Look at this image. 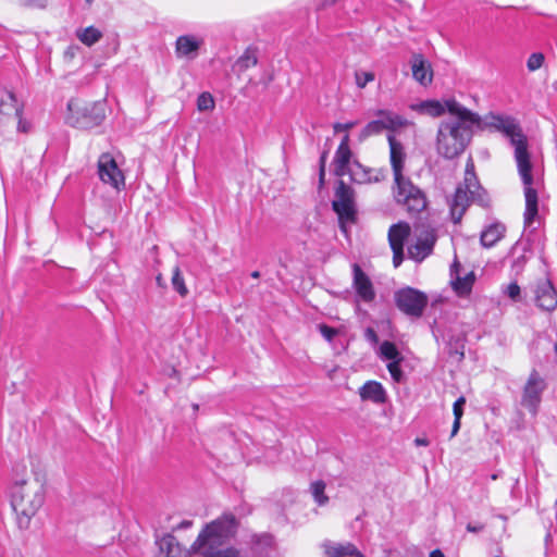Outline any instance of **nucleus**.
<instances>
[{
  "label": "nucleus",
  "mask_w": 557,
  "mask_h": 557,
  "mask_svg": "<svg viewBox=\"0 0 557 557\" xmlns=\"http://www.w3.org/2000/svg\"><path fill=\"white\" fill-rule=\"evenodd\" d=\"M450 119L442 121L436 136V150L445 159L460 156L469 145L473 127L480 126L481 117L455 99L446 100Z\"/></svg>",
  "instance_id": "1"
},
{
  "label": "nucleus",
  "mask_w": 557,
  "mask_h": 557,
  "mask_svg": "<svg viewBox=\"0 0 557 557\" xmlns=\"http://www.w3.org/2000/svg\"><path fill=\"white\" fill-rule=\"evenodd\" d=\"M237 529V520L234 515L225 513L208 523L199 533L190 549L202 557H240L238 549L227 547L219 549Z\"/></svg>",
  "instance_id": "2"
},
{
  "label": "nucleus",
  "mask_w": 557,
  "mask_h": 557,
  "mask_svg": "<svg viewBox=\"0 0 557 557\" xmlns=\"http://www.w3.org/2000/svg\"><path fill=\"white\" fill-rule=\"evenodd\" d=\"M10 496L17 528L22 531L28 530L32 519L45 503L44 485L38 481L15 482L11 487Z\"/></svg>",
  "instance_id": "3"
},
{
  "label": "nucleus",
  "mask_w": 557,
  "mask_h": 557,
  "mask_svg": "<svg viewBox=\"0 0 557 557\" xmlns=\"http://www.w3.org/2000/svg\"><path fill=\"white\" fill-rule=\"evenodd\" d=\"M485 128L499 132L509 138L511 146L515 148V160L517 165L531 160V154L528 149V139L523 134L519 122L505 114L490 113L483 120Z\"/></svg>",
  "instance_id": "4"
},
{
  "label": "nucleus",
  "mask_w": 557,
  "mask_h": 557,
  "mask_svg": "<svg viewBox=\"0 0 557 557\" xmlns=\"http://www.w3.org/2000/svg\"><path fill=\"white\" fill-rule=\"evenodd\" d=\"M67 122L70 125L89 129L99 126L106 119V104L102 101H97L79 108L73 100L67 103Z\"/></svg>",
  "instance_id": "5"
},
{
  "label": "nucleus",
  "mask_w": 557,
  "mask_h": 557,
  "mask_svg": "<svg viewBox=\"0 0 557 557\" xmlns=\"http://www.w3.org/2000/svg\"><path fill=\"white\" fill-rule=\"evenodd\" d=\"M473 165H467L465 183L457 187L454 198L450 202V214L454 223H459L470 203L474 200L480 187L473 173Z\"/></svg>",
  "instance_id": "6"
},
{
  "label": "nucleus",
  "mask_w": 557,
  "mask_h": 557,
  "mask_svg": "<svg viewBox=\"0 0 557 557\" xmlns=\"http://www.w3.org/2000/svg\"><path fill=\"white\" fill-rule=\"evenodd\" d=\"M394 195L397 203L403 205L409 213L417 214L426 208V198L423 191L414 186L404 175L394 178Z\"/></svg>",
  "instance_id": "7"
},
{
  "label": "nucleus",
  "mask_w": 557,
  "mask_h": 557,
  "mask_svg": "<svg viewBox=\"0 0 557 557\" xmlns=\"http://www.w3.org/2000/svg\"><path fill=\"white\" fill-rule=\"evenodd\" d=\"M519 176L523 184V193L525 198V210L523 222L525 227H530L539 216V196L537 190L533 187L534 177L532 175V162L527 161L517 165Z\"/></svg>",
  "instance_id": "8"
},
{
  "label": "nucleus",
  "mask_w": 557,
  "mask_h": 557,
  "mask_svg": "<svg viewBox=\"0 0 557 557\" xmlns=\"http://www.w3.org/2000/svg\"><path fill=\"white\" fill-rule=\"evenodd\" d=\"M396 307L408 317H422L429 298L425 293L413 287H404L394 293Z\"/></svg>",
  "instance_id": "9"
},
{
  "label": "nucleus",
  "mask_w": 557,
  "mask_h": 557,
  "mask_svg": "<svg viewBox=\"0 0 557 557\" xmlns=\"http://www.w3.org/2000/svg\"><path fill=\"white\" fill-rule=\"evenodd\" d=\"M377 120L370 121L359 133L358 140L362 143L369 137L380 135L383 131H395L408 124L403 116L387 110H379L376 112Z\"/></svg>",
  "instance_id": "10"
},
{
  "label": "nucleus",
  "mask_w": 557,
  "mask_h": 557,
  "mask_svg": "<svg viewBox=\"0 0 557 557\" xmlns=\"http://www.w3.org/2000/svg\"><path fill=\"white\" fill-rule=\"evenodd\" d=\"M333 210L341 222H354L356 216L355 191L344 181H338L335 189V199L332 202Z\"/></svg>",
  "instance_id": "11"
},
{
  "label": "nucleus",
  "mask_w": 557,
  "mask_h": 557,
  "mask_svg": "<svg viewBox=\"0 0 557 557\" xmlns=\"http://www.w3.org/2000/svg\"><path fill=\"white\" fill-rule=\"evenodd\" d=\"M545 388L546 383L544 379L537 371L533 370L523 387L521 406L527 408L532 414H535L542 399V393Z\"/></svg>",
  "instance_id": "12"
},
{
  "label": "nucleus",
  "mask_w": 557,
  "mask_h": 557,
  "mask_svg": "<svg viewBox=\"0 0 557 557\" xmlns=\"http://www.w3.org/2000/svg\"><path fill=\"white\" fill-rule=\"evenodd\" d=\"M98 174L104 184H109L116 189L124 186V176L110 153H102L99 157Z\"/></svg>",
  "instance_id": "13"
},
{
  "label": "nucleus",
  "mask_w": 557,
  "mask_h": 557,
  "mask_svg": "<svg viewBox=\"0 0 557 557\" xmlns=\"http://www.w3.org/2000/svg\"><path fill=\"white\" fill-rule=\"evenodd\" d=\"M410 235V226L408 223L399 222L389 227L388 242L393 250V264L398 268L404 260V244Z\"/></svg>",
  "instance_id": "14"
},
{
  "label": "nucleus",
  "mask_w": 557,
  "mask_h": 557,
  "mask_svg": "<svg viewBox=\"0 0 557 557\" xmlns=\"http://www.w3.org/2000/svg\"><path fill=\"white\" fill-rule=\"evenodd\" d=\"M535 301L539 308L552 311L557 307V290L549 278H541L536 282Z\"/></svg>",
  "instance_id": "15"
},
{
  "label": "nucleus",
  "mask_w": 557,
  "mask_h": 557,
  "mask_svg": "<svg viewBox=\"0 0 557 557\" xmlns=\"http://www.w3.org/2000/svg\"><path fill=\"white\" fill-rule=\"evenodd\" d=\"M410 66L413 78L422 86H428L433 81L431 63L421 54L413 53L410 59Z\"/></svg>",
  "instance_id": "16"
},
{
  "label": "nucleus",
  "mask_w": 557,
  "mask_h": 557,
  "mask_svg": "<svg viewBox=\"0 0 557 557\" xmlns=\"http://www.w3.org/2000/svg\"><path fill=\"white\" fill-rule=\"evenodd\" d=\"M352 272L354 287L357 295L366 302L372 301L375 297V292L371 280L357 263L352 265Z\"/></svg>",
  "instance_id": "17"
},
{
  "label": "nucleus",
  "mask_w": 557,
  "mask_h": 557,
  "mask_svg": "<svg viewBox=\"0 0 557 557\" xmlns=\"http://www.w3.org/2000/svg\"><path fill=\"white\" fill-rule=\"evenodd\" d=\"M24 102L18 100L16 95L9 89L0 90V119L12 117L23 114Z\"/></svg>",
  "instance_id": "18"
},
{
  "label": "nucleus",
  "mask_w": 557,
  "mask_h": 557,
  "mask_svg": "<svg viewBox=\"0 0 557 557\" xmlns=\"http://www.w3.org/2000/svg\"><path fill=\"white\" fill-rule=\"evenodd\" d=\"M459 270L460 263L457 260H455L450 267L451 286L454 290L457 293V295L467 296L470 294L472 289L475 276L473 272H469L465 276H460Z\"/></svg>",
  "instance_id": "19"
},
{
  "label": "nucleus",
  "mask_w": 557,
  "mask_h": 557,
  "mask_svg": "<svg viewBox=\"0 0 557 557\" xmlns=\"http://www.w3.org/2000/svg\"><path fill=\"white\" fill-rule=\"evenodd\" d=\"M436 236L432 232L425 233L424 236L418 238L414 245L408 248L409 257L416 261H422L433 251Z\"/></svg>",
  "instance_id": "20"
},
{
  "label": "nucleus",
  "mask_w": 557,
  "mask_h": 557,
  "mask_svg": "<svg viewBox=\"0 0 557 557\" xmlns=\"http://www.w3.org/2000/svg\"><path fill=\"white\" fill-rule=\"evenodd\" d=\"M389 144V159L391 165L394 173V178H398L403 175L404 162L406 159V152L403 144L398 141L393 135L387 136Z\"/></svg>",
  "instance_id": "21"
},
{
  "label": "nucleus",
  "mask_w": 557,
  "mask_h": 557,
  "mask_svg": "<svg viewBox=\"0 0 557 557\" xmlns=\"http://www.w3.org/2000/svg\"><path fill=\"white\" fill-rule=\"evenodd\" d=\"M203 44L201 38L193 35H183L176 39L175 51L178 58L195 59L200 46Z\"/></svg>",
  "instance_id": "22"
},
{
  "label": "nucleus",
  "mask_w": 557,
  "mask_h": 557,
  "mask_svg": "<svg viewBox=\"0 0 557 557\" xmlns=\"http://www.w3.org/2000/svg\"><path fill=\"white\" fill-rule=\"evenodd\" d=\"M326 557H364L363 554L352 543H333L323 544Z\"/></svg>",
  "instance_id": "23"
},
{
  "label": "nucleus",
  "mask_w": 557,
  "mask_h": 557,
  "mask_svg": "<svg viewBox=\"0 0 557 557\" xmlns=\"http://www.w3.org/2000/svg\"><path fill=\"white\" fill-rule=\"evenodd\" d=\"M157 545L159 547L158 557H186L185 552L172 534H165L157 540Z\"/></svg>",
  "instance_id": "24"
},
{
  "label": "nucleus",
  "mask_w": 557,
  "mask_h": 557,
  "mask_svg": "<svg viewBox=\"0 0 557 557\" xmlns=\"http://www.w3.org/2000/svg\"><path fill=\"white\" fill-rule=\"evenodd\" d=\"M359 395L363 400H371L375 404H383L386 400V393L381 383L368 381L360 389Z\"/></svg>",
  "instance_id": "25"
},
{
  "label": "nucleus",
  "mask_w": 557,
  "mask_h": 557,
  "mask_svg": "<svg viewBox=\"0 0 557 557\" xmlns=\"http://www.w3.org/2000/svg\"><path fill=\"white\" fill-rule=\"evenodd\" d=\"M506 232V227L502 223H493L484 228L480 236L481 245L485 248L493 247L497 242H499Z\"/></svg>",
  "instance_id": "26"
},
{
  "label": "nucleus",
  "mask_w": 557,
  "mask_h": 557,
  "mask_svg": "<svg viewBox=\"0 0 557 557\" xmlns=\"http://www.w3.org/2000/svg\"><path fill=\"white\" fill-rule=\"evenodd\" d=\"M411 109L422 114L437 117L447 112L446 101L442 103L438 100H426L417 104H412Z\"/></svg>",
  "instance_id": "27"
},
{
  "label": "nucleus",
  "mask_w": 557,
  "mask_h": 557,
  "mask_svg": "<svg viewBox=\"0 0 557 557\" xmlns=\"http://www.w3.org/2000/svg\"><path fill=\"white\" fill-rule=\"evenodd\" d=\"M351 150L345 148H337L334 157V172L337 176H344L348 173V170L351 168L350 159H351Z\"/></svg>",
  "instance_id": "28"
},
{
  "label": "nucleus",
  "mask_w": 557,
  "mask_h": 557,
  "mask_svg": "<svg viewBox=\"0 0 557 557\" xmlns=\"http://www.w3.org/2000/svg\"><path fill=\"white\" fill-rule=\"evenodd\" d=\"M352 182L357 184H367L372 182L371 170L361 165L358 161H354L348 173Z\"/></svg>",
  "instance_id": "29"
},
{
  "label": "nucleus",
  "mask_w": 557,
  "mask_h": 557,
  "mask_svg": "<svg viewBox=\"0 0 557 557\" xmlns=\"http://www.w3.org/2000/svg\"><path fill=\"white\" fill-rule=\"evenodd\" d=\"M75 34L79 41L88 47H91L102 38V33L94 26L78 28Z\"/></svg>",
  "instance_id": "30"
},
{
  "label": "nucleus",
  "mask_w": 557,
  "mask_h": 557,
  "mask_svg": "<svg viewBox=\"0 0 557 557\" xmlns=\"http://www.w3.org/2000/svg\"><path fill=\"white\" fill-rule=\"evenodd\" d=\"M380 357L385 360H389V362L394 360H403V356L397 349L396 345L389 341H384L380 346Z\"/></svg>",
  "instance_id": "31"
},
{
  "label": "nucleus",
  "mask_w": 557,
  "mask_h": 557,
  "mask_svg": "<svg viewBox=\"0 0 557 557\" xmlns=\"http://www.w3.org/2000/svg\"><path fill=\"white\" fill-rule=\"evenodd\" d=\"M466 404V398L463 396H460L453 406V412H454V423L451 428L450 438L456 436L459 429H460V420L463 414V406Z\"/></svg>",
  "instance_id": "32"
},
{
  "label": "nucleus",
  "mask_w": 557,
  "mask_h": 557,
  "mask_svg": "<svg viewBox=\"0 0 557 557\" xmlns=\"http://www.w3.org/2000/svg\"><path fill=\"white\" fill-rule=\"evenodd\" d=\"M310 490H311V494H312L315 503L319 506H324L327 504L329 497L324 493L325 483L323 481L319 480V481L312 482Z\"/></svg>",
  "instance_id": "33"
},
{
  "label": "nucleus",
  "mask_w": 557,
  "mask_h": 557,
  "mask_svg": "<svg viewBox=\"0 0 557 557\" xmlns=\"http://www.w3.org/2000/svg\"><path fill=\"white\" fill-rule=\"evenodd\" d=\"M172 285L173 288L182 296L185 297L188 294V289L185 285L184 277L181 274L178 267L173 269L172 273Z\"/></svg>",
  "instance_id": "34"
},
{
  "label": "nucleus",
  "mask_w": 557,
  "mask_h": 557,
  "mask_svg": "<svg viewBox=\"0 0 557 557\" xmlns=\"http://www.w3.org/2000/svg\"><path fill=\"white\" fill-rule=\"evenodd\" d=\"M257 64V57L253 52L247 50L237 61L235 66L239 71H245L249 69L250 66H253Z\"/></svg>",
  "instance_id": "35"
},
{
  "label": "nucleus",
  "mask_w": 557,
  "mask_h": 557,
  "mask_svg": "<svg viewBox=\"0 0 557 557\" xmlns=\"http://www.w3.org/2000/svg\"><path fill=\"white\" fill-rule=\"evenodd\" d=\"M214 107L215 102L210 92H202L198 96L197 108L199 111H211Z\"/></svg>",
  "instance_id": "36"
},
{
  "label": "nucleus",
  "mask_w": 557,
  "mask_h": 557,
  "mask_svg": "<svg viewBox=\"0 0 557 557\" xmlns=\"http://www.w3.org/2000/svg\"><path fill=\"white\" fill-rule=\"evenodd\" d=\"M544 54L541 53V52H534L532 53L528 61H527V67L530 72H534L539 69L542 67L543 63H544Z\"/></svg>",
  "instance_id": "37"
},
{
  "label": "nucleus",
  "mask_w": 557,
  "mask_h": 557,
  "mask_svg": "<svg viewBox=\"0 0 557 557\" xmlns=\"http://www.w3.org/2000/svg\"><path fill=\"white\" fill-rule=\"evenodd\" d=\"M401 361H403V360H397V361H396V360H394V361H392V362H389V363L387 364V370H388V372H389V374H391L392 379H393L395 382H397V383L401 382V381H403V379H404V373H403V371H401V369H400V362H401Z\"/></svg>",
  "instance_id": "38"
},
{
  "label": "nucleus",
  "mask_w": 557,
  "mask_h": 557,
  "mask_svg": "<svg viewBox=\"0 0 557 557\" xmlns=\"http://www.w3.org/2000/svg\"><path fill=\"white\" fill-rule=\"evenodd\" d=\"M355 78L357 86L364 88L368 83L374 81V74L372 72H356Z\"/></svg>",
  "instance_id": "39"
},
{
  "label": "nucleus",
  "mask_w": 557,
  "mask_h": 557,
  "mask_svg": "<svg viewBox=\"0 0 557 557\" xmlns=\"http://www.w3.org/2000/svg\"><path fill=\"white\" fill-rule=\"evenodd\" d=\"M505 293L513 301H520L521 299V288L516 282L510 283Z\"/></svg>",
  "instance_id": "40"
},
{
  "label": "nucleus",
  "mask_w": 557,
  "mask_h": 557,
  "mask_svg": "<svg viewBox=\"0 0 557 557\" xmlns=\"http://www.w3.org/2000/svg\"><path fill=\"white\" fill-rule=\"evenodd\" d=\"M17 119V132L27 134L32 129V123L23 117V114L15 115Z\"/></svg>",
  "instance_id": "41"
},
{
  "label": "nucleus",
  "mask_w": 557,
  "mask_h": 557,
  "mask_svg": "<svg viewBox=\"0 0 557 557\" xmlns=\"http://www.w3.org/2000/svg\"><path fill=\"white\" fill-rule=\"evenodd\" d=\"M329 151H323L320 157L319 162V182L322 186L324 184V177H325V164H326V158H327Z\"/></svg>",
  "instance_id": "42"
},
{
  "label": "nucleus",
  "mask_w": 557,
  "mask_h": 557,
  "mask_svg": "<svg viewBox=\"0 0 557 557\" xmlns=\"http://www.w3.org/2000/svg\"><path fill=\"white\" fill-rule=\"evenodd\" d=\"M319 330L321 335L329 342H331L337 334V331L326 324H320Z\"/></svg>",
  "instance_id": "43"
},
{
  "label": "nucleus",
  "mask_w": 557,
  "mask_h": 557,
  "mask_svg": "<svg viewBox=\"0 0 557 557\" xmlns=\"http://www.w3.org/2000/svg\"><path fill=\"white\" fill-rule=\"evenodd\" d=\"M357 124H358L357 121H351V122H347V123H335L333 125V129H334L335 133H339V132H346L347 133L349 129L355 127Z\"/></svg>",
  "instance_id": "44"
},
{
  "label": "nucleus",
  "mask_w": 557,
  "mask_h": 557,
  "mask_svg": "<svg viewBox=\"0 0 557 557\" xmlns=\"http://www.w3.org/2000/svg\"><path fill=\"white\" fill-rule=\"evenodd\" d=\"M364 337L367 341H369L370 343H372L374 345L379 343V336L372 327H368L366 330Z\"/></svg>",
  "instance_id": "45"
},
{
  "label": "nucleus",
  "mask_w": 557,
  "mask_h": 557,
  "mask_svg": "<svg viewBox=\"0 0 557 557\" xmlns=\"http://www.w3.org/2000/svg\"><path fill=\"white\" fill-rule=\"evenodd\" d=\"M527 262V258L524 255L516 258L512 262V268L518 272L521 271Z\"/></svg>",
  "instance_id": "46"
},
{
  "label": "nucleus",
  "mask_w": 557,
  "mask_h": 557,
  "mask_svg": "<svg viewBox=\"0 0 557 557\" xmlns=\"http://www.w3.org/2000/svg\"><path fill=\"white\" fill-rule=\"evenodd\" d=\"M23 5H32L37 8H45L46 0H21Z\"/></svg>",
  "instance_id": "47"
},
{
  "label": "nucleus",
  "mask_w": 557,
  "mask_h": 557,
  "mask_svg": "<svg viewBox=\"0 0 557 557\" xmlns=\"http://www.w3.org/2000/svg\"><path fill=\"white\" fill-rule=\"evenodd\" d=\"M484 530V524H472V523H468L467 524V531L469 532H472V533H479L481 531Z\"/></svg>",
  "instance_id": "48"
},
{
  "label": "nucleus",
  "mask_w": 557,
  "mask_h": 557,
  "mask_svg": "<svg viewBox=\"0 0 557 557\" xmlns=\"http://www.w3.org/2000/svg\"><path fill=\"white\" fill-rule=\"evenodd\" d=\"M337 148H345V149H350L349 148V134H345L341 140V144Z\"/></svg>",
  "instance_id": "49"
},
{
  "label": "nucleus",
  "mask_w": 557,
  "mask_h": 557,
  "mask_svg": "<svg viewBox=\"0 0 557 557\" xmlns=\"http://www.w3.org/2000/svg\"><path fill=\"white\" fill-rule=\"evenodd\" d=\"M414 444L417 446H428L430 444L429 440L425 437H417L414 440Z\"/></svg>",
  "instance_id": "50"
},
{
  "label": "nucleus",
  "mask_w": 557,
  "mask_h": 557,
  "mask_svg": "<svg viewBox=\"0 0 557 557\" xmlns=\"http://www.w3.org/2000/svg\"><path fill=\"white\" fill-rule=\"evenodd\" d=\"M193 525L190 520H183L176 529H189Z\"/></svg>",
  "instance_id": "51"
},
{
  "label": "nucleus",
  "mask_w": 557,
  "mask_h": 557,
  "mask_svg": "<svg viewBox=\"0 0 557 557\" xmlns=\"http://www.w3.org/2000/svg\"><path fill=\"white\" fill-rule=\"evenodd\" d=\"M429 557H445L441 549H434L430 553Z\"/></svg>",
  "instance_id": "52"
},
{
  "label": "nucleus",
  "mask_w": 557,
  "mask_h": 557,
  "mask_svg": "<svg viewBox=\"0 0 557 557\" xmlns=\"http://www.w3.org/2000/svg\"><path fill=\"white\" fill-rule=\"evenodd\" d=\"M336 2V0H324L323 3L321 4L322 8L324 7H327V5H332Z\"/></svg>",
  "instance_id": "53"
},
{
  "label": "nucleus",
  "mask_w": 557,
  "mask_h": 557,
  "mask_svg": "<svg viewBox=\"0 0 557 557\" xmlns=\"http://www.w3.org/2000/svg\"><path fill=\"white\" fill-rule=\"evenodd\" d=\"M156 282L159 286H163V277L161 274H159L157 277H156Z\"/></svg>",
  "instance_id": "54"
},
{
  "label": "nucleus",
  "mask_w": 557,
  "mask_h": 557,
  "mask_svg": "<svg viewBox=\"0 0 557 557\" xmlns=\"http://www.w3.org/2000/svg\"><path fill=\"white\" fill-rule=\"evenodd\" d=\"M251 276H252L253 278H258V277L260 276V273H259L258 271H253V272L251 273Z\"/></svg>",
  "instance_id": "55"
},
{
  "label": "nucleus",
  "mask_w": 557,
  "mask_h": 557,
  "mask_svg": "<svg viewBox=\"0 0 557 557\" xmlns=\"http://www.w3.org/2000/svg\"><path fill=\"white\" fill-rule=\"evenodd\" d=\"M497 478H498V474H497V473H494V474H492V475H491V479H492V480H496Z\"/></svg>",
  "instance_id": "56"
},
{
  "label": "nucleus",
  "mask_w": 557,
  "mask_h": 557,
  "mask_svg": "<svg viewBox=\"0 0 557 557\" xmlns=\"http://www.w3.org/2000/svg\"><path fill=\"white\" fill-rule=\"evenodd\" d=\"M88 4H91L94 0H85Z\"/></svg>",
  "instance_id": "57"
}]
</instances>
